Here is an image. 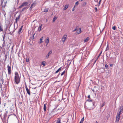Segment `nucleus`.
I'll list each match as a JSON object with an SVG mask.
<instances>
[{
	"mask_svg": "<svg viewBox=\"0 0 123 123\" xmlns=\"http://www.w3.org/2000/svg\"><path fill=\"white\" fill-rule=\"evenodd\" d=\"M109 50V47H108V45H107V47L106 48V51L107 50Z\"/></svg>",
	"mask_w": 123,
	"mask_h": 123,
	"instance_id": "obj_41",
	"label": "nucleus"
},
{
	"mask_svg": "<svg viewBox=\"0 0 123 123\" xmlns=\"http://www.w3.org/2000/svg\"><path fill=\"white\" fill-rule=\"evenodd\" d=\"M95 11L96 12H97L98 11V9L97 7L95 8Z\"/></svg>",
	"mask_w": 123,
	"mask_h": 123,
	"instance_id": "obj_44",
	"label": "nucleus"
},
{
	"mask_svg": "<svg viewBox=\"0 0 123 123\" xmlns=\"http://www.w3.org/2000/svg\"><path fill=\"white\" fill-rule=\"evenodd\" d=\"M19 18V16L18 17H17L16 18V20H17Z\"/></svg>",
	"mask_w": 123,
	"mask_h": 123,
	"instance_id": "obj_45",
	"label": "nucleus"
},
{
	"mask_svg": "<svg viewBox=\"0 0 123 123\" xmlns=\"http://www.w3.org/2000/svg\"><path fill=\"white\" fill-rule=\"evenodd\" d=\"M71 62H70L69 63V65H70V64H71Z\"/></svg>",
	"mask_w": 123,
	"mask_h": 123,
	"instance_id": "obj_63",
	"label": "nucleus"
},
{
	"mask_svg": "<svg viewBox=\"0 0 123 123\" xmlns=\"http://www.w3.org/2000/svg\"><path fill=\"white\" fill-rule=\"evenodd\" d=\"M57 18L55 17L54 16L53 19V22L55 21V20Z\"/></svg>",
	"mask_w": 123,
	"mask_h": 123,
	"instance_id": "obj_28",
	"label": "nucleus"
},
{
	"mask_svg": "<svg viewBox=\"0 0 123 123\" xmlns=\"http://www.w3.org/2000/svg\"><path fill=\"white\" fill-rule=\"evenodd\" d=\"M7 112V111L6 113H5L4 114V118H6V116H7V114H6V113Z\"/></svg>",
	"mask_w": 123,
	"mask_h": 123,
	"instance_id": "obj_31",
	"label": "nucleus"
},
{
	"mask_svg": "<svg viewBox=\"0 0 123 123\" xmlns=\"http://www.w3.org/2000/svg\"><path fill=\"white\" fill-rule=\"evenodd\" d=\"M84 117H83L81 119V120L80 122H81V123H82L84 121Z\"/></svg>",
	"mask_w": 123,
	"mask_h": 123,
	"instance_id": "obj_29",
	"label": "nucleus"
},
{
	"mask_svg": "<svg viewBox=\"0 0 123 123\" xmlns=\"http://www.w3.org/2000/svg\"><path fill=\"white\" fill-rule=\"evenodd\" d=\"M120 116H118L117 115L116 118V122L117 123L118 122L120 119Z\"/></svg>",
	"mask_w": 123,
	"mask_h": 123,
	"instance_id": "obj_8",
	"label": "nucleus"
},
{
	"mask_svg": "<svg viewBox=\"0 0 123 123\" xmlns=\"http://www.w3.org/2000/svg\"><path fill=\"white\" fill-rule=\"evenodd\" d=\"M102 52L101 51V53H100L99 54V55H100V54H101V53H102Z\"/></svg>",
	"mask_w": 123,
	"mask_h": 123,
	"instance_id": "obj_60",
	"label": "nucleus"
},
{
	"mask_svg": "<svg viewBox=\"0 0 123 123\" xmlns=\"http://www.w3.org/2000/svg\"><path fill=\"white\" fill-rule=\"evenodd\" d=\"M23 26H22L21 27V28L19 29L18 31V33H19V34H20L21 33V31L22 30V29L23 27Z\"/></svg>",
	"mask_w": 123,
	"mask_h": 123,
	"instance_id": "obj_20",
	"label": "nucleus"
},
{
	"mask_svg": "<svg viewBox=\"0 0 123 123\" xmlns=\"http://www.w3.org/2000/svg\"><path fill=\"white\" fill-rule=\"evenodd\" d=\"M86 101L89 102H91L92 101V99H87Z\"/></svg>",
	"mask_w": 123,
	"mask_h": 123,
	"instance_id": "obj_33",
	"label": "nucleus"
},
{
	"mask_svg": "<svg viewBox=\"0 0 123 123\" xmlns=\"http://www.w3.org/2000/svg\"><path fill=\"white\" fill-rule=\"evenodd\" d=\"M98 58H97V59H96V61H97V60H98Z\"/></svg>",
	"mask_w": 123,
	"mask_h": 123,
	"instance_id": "obj_62",
	"label": "nucleus"
},
{
	"mask_svg": "<svg viewBox=\"0 0 123 123\" xmlns=\"http://www.w3.org/2000/svg\"><path fill=\"white\" fill-rule=\"evenodd\" d=\"M32 8L31 7L29 9L30 10H31Z\"/></svg>",
	"mask_w": 123,
	"mask_h": 123,
	"instance_id": "obj_55",
	"label": "nucleus"
},
{
	"mask_svg": "<svg viewBox=\"0 0 123 123\" xmlns=\"http://www.w3.org/2000/svg\"><path fill=\"white\" fill-rule=\"evenodd\" d=\"M112 28L113 30H115L116 29V27L115 26H114L112 27Z\"/></svg>",
	"mask_w": 123,
	"mask_h": 123,
	"instance_id": "obj_39",
	"label": "nucleus"
},
{
	"mask_svg": "<svg viewBox=\"0 0 123 123\" xmlns=\"http://www.w3.org/2000/svg\"><path fill=\"white\" fill-rule=\"evenodd\" d=\"M67 38V35H64L62 39V42H64L65 41Z\"/></svg>",
	"mask_w": 123,
	"mask_h": 123,
	"instance_id": "obj_4",
	"label": "nucleus"
},
{
	"mask_svg": "<svg viewBox=\"0 0 123 123\" xmlns=\"http://www.w3.org/2000/svg\"><path fill=\"white\" fill-rule=\"evenodd\" d=\"M28 7H25L23 8L22 10V11H24L26 8H27Z\"/></svg>",
	"mask_w": 123,
	"mask_h": 123,
	"instance_id": "obj_38",
	"label": "nucleus"
},
{
	"mask_svg": "<svg viewBox=\"0 0 123 123\" xmlns=\"http://www.w3.org/2000/svg\"><path fill=\"white\" fill-rule=\"evenodd\" d=\"M60 73H59V74H58V75L57 76V77H58L59 76V75H60Z\"/></svg>",
	"mask_w": 123,
	"mask_h": 123,
	"instance_id": "obj_61",
	"label": "nucleus"
},
{
	"mask_svg": "<svg viewBox=\"0 0 123 123\" xmlns=\"http://www.w3.org/2000/svg\"><path fill=\"white\" fill-rule=\"evenodd\" d=\"M78 28V26H77L75 28V29H74V30H73V32H74L76 31V30H77V28Z\"/></svg>",
	"mask_w": 123,
	"mask_h": 123,
	"instance_id": "obj_40",
	"label": "nucleus"
},
{
	"mask_svg": "<svg viewBox=\"0 0 123 123\" xmlns=\"http://www.w3.org/2000/svg\"><path fill=\"white\" fill-rule=\"evenodd\" d=\"M52 52L51 51H50L45 56L46 59H48L50 55L52 53Z\"/></svg>",
	"mask_w": 123,
	"mask_h": 123,
	"instance_id": "obj_5",
	"label": "nucleus"
},
{
	"mask_svg": "<svg viewBox=\"0 0 123 123\" xmlns=\"http://www.w3.org/2000/svg\"><path fill=\"white\" fill-rule=\"evenodd\" d=\"M1 98H0V105L1 103Z\"/></svg>",
	"mask_w": 123,
	"mask_h": 123,
	"instance_id": "obj_58",
	"label": "nucleus"
},
{
	"mask_svg": "<svg viewBox=\"0 0 123 123\" xmlns=\"http://www.w3.org/2000/svg\"><path fill=\"white\" fill-rule=\"evenodd\" d=\"M88 98H89V99H90V95H88V97H87Z\"/></svg>",
	"mask_w": 123,
	"mask_h": 123,
	"instance_id": "obj_50",
	"label": "nucleus"
},
{
	"mask_svg": "<svg viewBox=\"0 0 123 123\" xmlns=\"http://www.w3.org/2000/svg\"><path fill=\"white\" fill-rule=\"evenodd\" d=\"M84 0H79V1H83Z\"/></svg>",
	"mask_w": 123,
	"mask_h": 123,
	"instance_id": "obj_59",
	"label": "nucleus"
},
{
	"mask_svg": "<svg viewBox=\"0 0 123 123\" xmlns=\"http://www.w3.org/2000/svg\"><path fill=\"white\" fill-rule=\"evenodd\" d=\"M88 53H87V52L86 53V54H87V56H85V59H87V58H86V57H87V56L89 55V52L88 51ZM86 54L85 55V56H86Z\"/></svg>",
	"mask_w": 123,
	"mask_h": 123,
	"instance_id": "obj_26",
	"label": "nucleus"
},
{
	"mask_svg": "<svg viewBox=\"0 0 123 123\" xmlns=\"http://www.w3.org/2000/svg\"><path fill=\"white\" fill-rule=\"evenodd\" d=\"M45 42L47 43L46 46H47V44L49 43V38L48 37H47L46 39L45 40Z\"/></svg>",
	"mask_w": 123,
	"mask_h": 123,
	"instance_id": "obj_10",
	"label": "nucleus"
},
{
	"mask_svg": "<svg viewBox=\"0 0 123 123\" xmlns=\"http://www.w3.org/2000/svg\"><path fill=\"white\" fill-rule=\"evenodd\" d=\"M113 65V64H110V66L111 67H112Z\"/></svg>",
	"mask_w": 123,
	"mask_h": 123,
	"instance_id": "obj_52",
	"label": "nucleus"
},
{
	"mask_svg": "<svg viewBox=\"0 0 123 123\" xmlns=\"http://www.w3.org/2000/svg\"><path fill=\"white\" fill-rule=\"evenodd\" d=\"M37 87H35L32 88V89H35L37 88Z\"/></svg>",
	"mask_w": 123,
	"mask_h": 123,
	"instance_id": "obj_54",
	"label": "nucleus"
},
{
	"mask_svg": "<svg viewBox=\"0 0 123 123\" xmlns=\"http://www.w3.org/2000/svg\"><path fill=\"white\" fill-rule=\"evenodd\" d=\"M111 53L110 52H107L106 53V56L107 57H109L110 56Z\"/></svg>",
	"mask_w": 123,
	"mask_h": 123,
	"instance_id": "obj_12",
	"label": "nucleus"
},
{
	"mask_svg": "<svg viewBox=\"0 0 123 123\" xmlns=\"http://www.w3.org/2000/svg\"><path fill=\"white\" fill-rule=\"evenodd\" d=\"M105 105V102L100 107V108H102L103 106H104Z\"/></svg>",
	"mask_w": 123,
	"mask_h": 123,
	"instance_id": "obj_35",
	"label": "nucleus"
},
{
	"mask_svg": "<svg viewBox=\"0 0 123 123\" xmlns=\"http://www.w3.org/2000/svg\"><path fill=\"white\" fill-rule=\"evenodd\" d=\"M7 0H1L2 6L4 8L6 6Z\"/></svg>",
	"mask_w": 123,
	"mask_h": 123,
	"instance_id": "obj_2",
	"label": "nucleus"
},
{
	"mask_svg": "<svg viewBox=\"0 0 123 123\" xmlns=\"http://www.w3.org/2000/svg\"><path fill=\"white\" fill-rule=\"evenodd\" d=\"M65 71H64L61 74V76H62V75H63L64 74V73H65Z\"/></svg>",
	"mask_w": 123,
	"mask_h": 123,
	"instance_id": "obj_36",
	"label": "nucleus"
},
{
	"mask_svg": "<svg viewBox=\"0 0 123 123\" xmlns=\"http://www.w3.org/2000/svg\"><path fill=\"white\" fill-rule=\"evenodd\" d=\"M91 90L93 91L94 92V89H91Z\"/></svg>",
	"mask_w": 123,
	"mask_h": 123,
	"instance_id": "obj_57",
	"label": "nucleus"
},
{
	"mask_svg": "<svg viewBox=\"0 0 123 123\" xmlns=\"http://www.w3.org/2000/svg\"><path fill=\"white\" fill-rule=\"evenodd\" d=\"M61 120V119L60 118H58L56 123H61V122H60Z\"/></svg>",
	"mask_w": 123,
	"mask_h": 123,
	"instance_id": "obj_21",
	"label": "nucleus"
},
{
	"mask_svg": "<svg viewBox=\"0 0 123 123\" xmlns=\"http://www.w3.org/2000/svg\"><path fill=\"white\" fill-rule=\"evenodd\" d=\"M45 63H46V62H45L44 61L42 62V65H43V66H45L46 65Z\"/></svg>",
	"mask_w": 123,
	"mask_h": 123,
	"instance_id": "obj_25",
	"label": "nucleus"
},
{
	"mask_svg": "<svg viewBox=\"0 0 123 123\" xmlns=\"http://www.w3.org/2000/svg\"><path fill=\"white\" fill-rule=\"evenodd\" d=\"M49 10V8H45L44 9L43 12H47Z\"/></svg>",
	"mask_w": 123,
	"mask_h": 123,
	"instance_id": "obj_16",
	"label": "nucleus"
},
{
	"mask_svg": "<svg viewBox=\"0 0 123 123\" xmlns=\"http://www.w3.org/2000/svg\"><path fill=\"white\" fill-rule=\"evenodd\" d=\"M25 88L27 93L28 94L30 95V90L28 89L26 86H25Z\"/></svg>",
	"mask_w": 123,
	"mask_h": 123,
	"instance_id": "obj_9",
	"label": "nucleus"
},
{
	"mask_svg": "<svg viewBox=\"0 0 123 123\" xmlns=\"http://www.w3.org/2000/svg\"><path fill=\"white\" fill-rule=\"evenodd\" d=\"M57 110H59L60 111H62V108L61 107H60L59 108H58Z\"/></svg>",
	"mask_w": 123,
	"mask_h": 123,
	"instance_id": "obj_37",
	"label": "nucleus"
},
{
	"mask_svg": "<svg viewBox=\"0 0 123 123\" xmlns=\"http://www.w3.org/2000/svg\"><path fill=\"white\" fill-rule=\"evenodd\" d=\"M21 98H22L23 99V95L21 94Z\"/></svg>",
	"mask_w": 123,
	"mask_h": 123,
	"instance_id": "obj_51",
	"label": "nucleus"
},
{
	"mask_svg": "<svg viewBox=\"0 0 123 123\" xmlns=\"http://www.w3.org/2000/svg\"><path fill=\"white\" fill-rule=\"evenodd\" d=\"M96 103H95V102H93V103H92V104H93V105H94V106H95L96 105H95V104Z\"/></svg>",
	"mask_w": 123,
	"mask_h": 123,
	"instance_id": "obj_47",
	"label": "nucleus"
},
{
	"mask_svg": "<svg viewBox=\"0 0 123 123\" xmlns=\"http://www.w3.org/2000/svg\"><path fill=\"white\" fill-rule=\"evenodd\" d=\"M94 1L96 2H98V0H94Z\"/></svg>",
	"mask_w": 123,
	"mask_h": 123,
	"instance_id": "obj_53",
	"label": "nucleus"
},
{
	"mask_svg": "<svg viewBox=\"0 0 123 123\" xmlns=\"http://www.w3.org/2000/svg\"><path fill=\"white\" fill-rule=\"evenodd\" d=\"M99 56H100V55H99L98 56V57H97L98 58V57H99Z\"/></svg>",
	"mask_w": 123,
	"mask_h": 123,
	"instance_id": "obj_64",
	"label": "nucleus"
},
{
	"mask_svg": "<svg viewBox=\"0 0 123 123\" xmlns=\"http://www.w3.org/2000/svg\"><path fill=\"white\" fill-rule=\"evenodd\" d=\"M29 58L27 57L26 58V61L27 62H29Z\"/></svg>",
	"mask_w": 123,
	"mask_h": 123,
	"instance_id": "obj_34",
	"label": "nucleus"
},
{
	"mask_svg": "<svg viewBox=\"0 0 123 123\" xmlns=\"http://www.w3.org/2000/svg\"><path fill=\"white\" fill-rule=\"evenodd\" d=\"M3 37V40L4 41V44H5V41H4V38L5 37V34H4V35L2 36Z\"/></svg>",
	"mask_w": 123,
	"mask_h": 123,
	"instance_id": "obj_30",
	"label": "nucleus"
},
{
	"mask_svg": "<svg viewBox=\"0 0 123 123\" xmlns=\"http://www.w3.org/2000/svg\"><path fill=\"white\" fill-rule=\"evenodd\" d=\"M108 67V66L106 64L105 65V67L106 68H107Z\"/></svg>",
	"mask_w": 123,
	"mask_h": 123,
	"instance_id": "obj_43",
	"label": "nucleus"
},
{
	"mask_svg": "<svg viewBox=\"0 0 123 123\" xmlns=\"http://www.w3.org/2000/svg\"><path fill=\"white\" fill-rule=\"evenodd\" d=\"M42 27V25H41L39 27L40 30H41V29Z\"/></svg>",
	"mask_w": 123,
	"mask_h": 123,
	"instance_id": "obj_46",
	"label": "nucleus"
},
{
	"mask_svg": "<svg viewBox=\"0 0 123 123\" xmlns=\"http://www.w3.org/2000/svg\"><path fill=\"white\" fill-rule=\"evenodd\" d=\"M7 68H8L7 70L8 74H11V67H10L9 65H8L7 66Z\"/></svg>",
	"mask_w": 123,
	"mask_h": 123,
	"instance_id": "obj_3",
	"label": "nucleus"
},
{
	"mask_svg": "<svg viewBox=\"0 0 123 123\" xmlns=\"http://www.w3.org/2000/svg\"><path fill=\"white\" fill-rule=\"evenodd\" d=\"M23 6H24L23 3H22V4L19 6V8H21Z\"/></svg>",
	"mask_w": 123,
	"mask_h": 123,
	"instance_id": "obj_32",
	"label": "nucleus"
},
{
	"mask_svg": "<svg viewBox=\"0 0 123 123\" xmlns=\"http://www.w3.org/2000/svg\"><path fill=\"white\" fill-rule=\"evenodd\" d=\"M90 64V63H88V65H87L86 66V67H87L88 68V66H89V64Z\"/></svg>",
	"mask_w": 123,
	"mask_h": 123,
	"instance_id": "obj_56",
	"label": "nucleus"
},
{
	"mask_svg": "<svg viewBox=\"0 0 123 123\" xmlns=\"http://www.w3.org/2000/svg\"><path fill=\"white\" fill-rule=\"evenodd\" d=\"M88 81L89 82L88 83H86V85H89V86H91V82H92V80L90 79H88Z\"/></svg>",
	"mask_w": 123,
	"mask_h": 123,
	"instance_id": "obj_7",
	"label": "nucleus"
},
{
	"mask_svg": "<svg viewBox=\"0 0 123 123\" xmlns=\"http://www.w3.org/2000/svg\"><path fill=\"white\" fill-rule=\"evenodd\" d=\"M15 76L14 77V80L16 83L18 84L20 82V78L18 72H15Z\"/></svg>",
	"mask_w": 123,
	"mask_h": 123,
	"instance_id": "obj_1",
	"label": "nucleus"
},
{
	"mask_svg": "<svg viewBox=\"0 0 123 123\" xmlns=\"http://www.w3.org/2000/svg\"><path fill=\"white\" fill-rule=\"evenodd\" d=\"M90 39V38L89 37H87L85 39V42H87L88 40H89Z\"/></svg>",
	"mask_w": 123,
	"mask_h": 123,
	"instance_id": "obj_23",
	"label": "nucleus"
},
{
	"mask_svg": "<svg viewBox=\"0 0 123 123\" xmlns=\"http://www.w3.org/2000/svg\"><path fill=\"white\" fill-rule=\"evenodd\" d=\"M101 0H100L99 1V3H98V6H100V3H101Z\"/></svg>",
	"mask_w": 123,
	"mask_h": 123,
	"instance_id": "obj_42",
	"label": "nucleus"
},
{
	"mask_svg": "<svg viewBox=\"0 0 123 123\" xmlns=\"http://www.w3.org/2000/svg\"><path fill=\"white\" fill-rule=\"evenodd\" d=\"M23 4L24 6H27L30 5V4H29L28 2H25L23 3Z\"/></svg>",
	"mask_w": 123,
	"mask_h": 123,
	"instance_id": "obj_11",
	"label": "nucleus"
},
{
	"mask_svg": "<svg viewBox=\"0 0 123 123\" xmlns=\"http://www.w3.org/2000/svg\"><path fill=\"white\" fill-rule=\"evenodd\" d=\"M17 20H16V21L14 23V25H15V23H17Z\"/></svg>",
	"mask_w": 123,
	"mask_h": 123,
	"instance_id": "obj_49",
	"label": "nucleus"
},
{
	"mask_svg": "<svg viewBox=\"0 0 123 123\" xmlns=\"http://www.w3.org/2000/svg\"><path fill=\"white\" fill-rule=\"evenodd\" d=\"M43 109L44 112H45L46 111V106L45 104L44 105Z\"/></svg>",
	"mask_w": 123,
	"mask_h": 123,
	"instance_id": "obj_22",
	"label": "nucleus"
},
{
	"mask_svg": "<svg viewBox=\"0 0 123 123\" xmlns=\"http://www.w3.org/2000/svg\"><path fill=\"white\" fill-rule=\"evenodd\" d=\"M78 34L80 33L81 32V28H79V27L78 26V28H77V30H76Z\"/></svg>",
	"mask_w": 123,
	"mask_h": 123,
	"instance_id": "obj_6",
	"label": "nucleus"
},
{
	"mask_svg": "<svg viewBox=\"0 0 123 123\" xmlns=\"http://www.w3.org/2000/svg\"><path fill=\"white\" fill-rule=\"evenodd\" d=\"M2 26V25L0 23V31H3Z\"/></svg>",
	"mask_w": 123,
	"mask_h": 123,
	"instance_id": "obj_17",
	"label": "nucleus"
},
{
	"mask_svg": "<svg viewBox=\"0 0 123 123\" xmlns=\"http://www.w3.org/2000/svg\"><path fill=\"white\" fill-rule=\"evenodd\" d=\"M57 106H56L55 107L54 109H53V110L52 111V112H53V111H54V110L56 108H57Z\"/></svg>",
	"mask_w": 123,
	"mask_h": 123,
	"instance_id": "obj_48",
	"label": "nucleus"
},
{
	"mask_svg": "<svg viewBox=\"0 0 123 123\" xmlns=\"http://www.w3.org/2000/svg\"><path fill=\"white\" fill-rule=\"evenodd\" d=\"M122 111L120 110L119 113L118 112L117 113V115L118 116H120V114Z\"/></svg>",
	"mask_w": 123,
	"mask_h": 123,
	"instance_id": "obj_24",
	"label": "nucleus"
},
{
	"mask_svg": "<svg viewBox=\"0 0 123 123\" xmlns=\"http://www.w3.org/2000/svg\"><path fill=\"white\" fill-rule=\"evenodd\" d=\"M120 109V111H123V106H121Z\"/></svg>",
	"mask_w": 123,
	"mask_h": 123,
	"instance_id": "obj_27",
	"label": "nucleus"
},
{
	"mask_svg": "<svg viewBox=\"0 0 123 123\" xmlns=\"http://www.w3.org/2000/svg\"><path fill=\"white\" fill-rule=\"evenodd\" d=\"M68 4L66 5L65 7H64L63 9L64 10H66L68 8Z\"/></svg>",
	"mask_w": 123,
	"mask_h": 123,
	"instance_id": "obj_15",
	"label": "nucleus"
},
{
	"mask_svg": "<svg viewBox=\"0 0 123 123\" xmlns=\"http://www.w3.org/2000/svg\"><path fill=\"white\" fill-rule=\"evenodd\" d=\"M62 67H61L59 68L55 72V73H57L60 71Z\"/></svg>",
	"mask_w": 123,
	"mask_h": 123,
	"instance_id": "obj_19",
	"label": "nucleus"
},
{
	"mask_svg": "<svg viewBox=\"0 0 123 123\" xmlns=\"http://www.w3.org/2000/svg\"><path fill=\"white\" fill-rule=\"evenodd\" d=\"M36 5V4L34 3H34L32 4L31 6V7L32 8H33Z\"/></svg>",
	"mask_w": 123,
	"mask_h": 123,
	"instance_id": "obj_18",
	"label": "nucleus"
},
{
	"mask_svg": "<svg viewBox=\"0 0 123 123\" xmlns=\"http://www.w3.org/2000/svg\"><path fill=\"white\" fill-rule=\"evenodd\" d=\"M43 37H41V38L40 39V40L39 42V43H42L43 42Z\"/></svg>",
	"mask_w": 123,
	"mask_h": 123,
	"instance_id": "obj_14",
	"label": "nucleus"
},
{
	"mask_svg": "<svg viewBox=\"0 0 123 123\" xmlns=\"http://www.w3.org/2000/svg\"><path fill=\"white\" fill-rule=\"evenodd\" d=\"M79 1H78L76 2L75 4V5L74 6V8L76 6H77L79 4Z\"/></svg>",
	"mask_w": 123,
	"mask_h": 123,
	"instance_id": "obj_13",
	"label": "nucleus"
}]
</instances>
